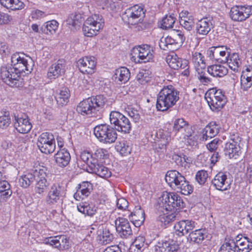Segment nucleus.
I'll use <instances>...</instances> for the list:
<instances>
[{"instance_id":"nucleus-1","label":"nucleus","mask_w":252,"mask_h":252,"mask_svg":"<svg viewBox=\"0 0 252 252\" xmlns=\"http://www.w3.org/2000/svg\"><path fill=\"white\" fill-rule=\"evenodd\" d=\"M106 101V98L103 95L89 97L79 103L76 110L83 116L96 117L98 116L97 112L99 111Z\"/></svg>"},{"instance_id":"nucleus-2","label":"nucleus","mask_w":252,"mask_h":252,"mask_svg":"<svg viewBox=\"0 0 252 252\" xmlns=\"http://www.w3.org/2000/svg\"><path fill=\"white\" fill-rule=\"evenodd\" d=\"M179 92L172 85L164 86L159 92L157 100V108L165 111L175 105L178 101Z\"/></svg>"},{"instance_id":"nucleus-3","label":"nucleus","mask_w":252,"mask_h":252,"mask_svg":"<svg viewBox=\"0 0 252 252\" xmlns=\"http://www.w3.org/2000/svg\"><path fill=\"white\" fill-rule=\"evenodd\" d=\"M165 179L168 185L174 190L184 195L192 193L193 189L185 177L175 170L167 172Z\"/></svg>"},{"instance_id":"nucleus-4","label":"nucleus","mask_w":252,"mask_h":252,"mask_svg":"<svg viewBox=\"0 0 252 252\" xmlns=\"http://www.w3.org/2000/svg\"><path fill=\"white\" fill-rule=\"evenodd\" d=\"M184 202L181 197L175 192H165L158 199V206L159 211H172L176 208H182Z\"/></svg>"},{"instance_id":"nucleus-5","label":"nucleus","mask_w":252,"mask_h":252,"mask_svg":"<svg viewBox=\"0 0 252 252\" xmlns=\"http://www.w3.org/2000/svg\"><path fill=\"white\" fill-rule=\"evenodd\" d=\"M11 63V68L20 75L22 72L26 74L31 73L33 66L31 57L19 53H16L12 55Z\"/></svg>"},{"instance_id":"nucleus-6","label":"nucleus","mask_w":252,"mask_h":252,"mask_svg":"<svg viewBox=\"0 0 252 252\" xmlns=\"http://www.w3.org/2000/svg\"><path fill=\"white\" fill-rule=\"evenodd\" d=\"M206 95V99L210 108L214 111L220 110L227 102L226 97L220 89L212 88Z\"/></svg>"},{"instance_id":"nucleus-7","label":"nucleus","mask_w":252,"mask_h":252,"mask_svg":"<svg viewBox=\"0 0 252 252\" xmlns=\"http://www.w3.org/2000/svg\"><path fill=\"white\" fill-rule=\"evenodd\" d=\"M0 76L5 83L11 87H22L24 85L23 78L11 66L1 67Z\"/></svg>"},{"instance_id":"nucleus-8","label":"nucleus","mask_w":252,"mask_h":252,"mask_svg":"<svg viewBox=\"0 0 252 252\" xmlns=\"http://www.w3.org/2000/svg\"><path fill=\"white\" fill-rule=\"evenodd\" d=\"M65 194L63 187L59 183L53 184L46 197V203L49 206L57 205L62 202Z\"/></svg>"},{"instance_id":"nucleus-9","label":"nucleus","mask_w":252,"mask_h":252,"mask_svg":"<svg viewBox=\"0 0 252 252\" xmlns=\"http://www.w3.org/2000/svg\"><path fill=\"white\" fill-rule=\"evenodd\" d=\"M37 145L43 153L49 154L53 153L56 148L54 135L48 132L42 133L38 138Z\"/></svg>"},{"instance_id":"nucleus-10","label":"nucleus","mask_w":252,"mask_h":252,"mask_svg":"<svg viewBox=\"0 0 252 252\" xmlns=\"http://www.w3.org/2000/svg\"><path fill=\"white\" fill-rule=\"evenodd\" d=\"M241 138L238 134L231 135L228 142L225 143L224 154L229 158L237 159L241 154L240 142Z\"/></svg>"},{"instance_id":"nucleus-11","label":"nucleus","mask_w":252,"mask_h":252,"mask_svg":"<svg viewBox=\"0 0 252 252\" xmlns=\"http://www.w3.org/2000/svg\"><path fill=\"white\" fill-rule=\"evenodd\" d=\"M131 125L128 119L118 111H111V128L128 133Z\"/></svg>"},{"instance_id":"nucleus-12","label":"nucleus","mask_w":252,"mask_h":252,"mask_svg":"<svg viewBox=\"0 0 252 252\" xmlns=\"http://www.w3.org/2000/svg\"><path fill=\"white\" fill-rule=\"evenodd\" d=\"M98 15L94 14L92 17H89L85 21L83 27V30L86 36L92 37L97 34V32L102 28L103 23L101 22V19L98 21Z\"/></svg>"},{"instance_id":"nucleus-13","label":"nucleus","mask_w":252,"mask_h":252,"mask_svg":"<svg viewBox=\"0 0 252 252\" xmlns=\"http://www.w3.org/2000/svg\"><path fill=\"white\" fill-rule=\"evenodd\" d=\"M132 58L135 62L146 63L154 57L153 51L148 45H143L133 48L132 50Z\"/></svg>"},{"instance_id":"nucleus-14","label":"nucleus","mask_w":252,"mask_h":252,"mask_svg":"<svg viewBox=\"0 0 252 252\" xmlns=\"http://www.w3.org/2000/svg\"><path fill=\"white\" fill-rule=\"evenodd\" d=\"M166 62L168 65L174 69H184L181 73L183 75L185 76L189 75L188 60L180 58L176 54L172 53L166 57Z\"/></svg>"},{"instance_id":"nucleus-15","label":"nucleus","mask_w":252,"mask_h":252,"mask_svg":"<svg viewBox=\"0 0 252 252\" xmlns=\"http://www.w3.org/2000/svg\"><path fill=\"white\" fill-rule=\"evenodd\" d=\"M230 52V48L225 46H212L207 51V55L211 60L225 63L227 56L229 55Z\"/></svg>"},{"instance_id":"nucleus-16","label":"nucleus","mask_w":252,"mask_h":252,"mask_svg":"<svg viewBox=\"0 0 252 252\" xmlns=\"http://www.w3.org/2000/svg\"><path fill=\"white\" fill-rule=\"evenodd\" d=\"M252 14V7L250 5H235L230 11V16L234 21L242 22L248 19Z\"/></svg>"},{"instance_id":"nucleus-17","label":"nucleus","mask_w":252,"mask_h":252,"mask_svg":"<svg viewBox=\"0 0 252 252\" xmlns=\"http://www.w3.org/2000/svg\"><path fill=\"white\" fill-rule=\"evenodd\" d=\"M228 176V173L219 172L212 180V185L216 189L220 191H225L229 189L230 188L231 183Z\"/></svg>"},{"instance_id":"nucleus-18","label":"nucleus","mask_w":252,"mask_h":252,"mask_svg":"<svg viewBox=\"0 0 252 252\" xmlns=\"http://www.w3.org/2000/svg\"><path fill=\"white\" fill-rule=\"evenodd\" d=\"M44 241L45 244H49L60 251L67 250L71 247L69 240L65 235L50 237L46 238Z\"/></svg>"},{"instance_id":"nucleus-19","label":"nucleus","mask_w":252,"mask_h":252,"mask_svg":"<svg viewBox=\"0 0 252 252\" xmlns=\"http://www.w3.org/2000/svg\"><path fill=\"white\" fill-rule=\"evenodd\" d=\"M96 62L94 57H84L77 62L80 71L84 74H92L95 69Z\"/></svg>"},{"instance_id":"nucleus-20","label":"nucleus","mask_w":252,"mask_h":252,"mask_svg":"<svg viewBox=\"0 0 252 252\" xmlns=\"http://www.w3.org/2000/svg\"><path fill=\"white\" fill-rule=\"evenodd\" d=\"M115 229L122 238H127L132 234L130 223L124 218H119L115 221Z\"/></svg>"},{"instance_id":"nucleus-21","label":"nucleus","mask_w":252,"mask_h":252,"mask_svg":"<svg viewBox=\"0 0 252 252\" xmlns=\"http://www.w3.org/2000/svg\"><path fill=\"white\" fill-rule=\"evenodd\" d=\"M195 226V221L189 220H184L176 223L174 227L176 235L182 236L190 233Z\"/></svg>"},{"instance_id":"nucleus-22","label":"nucleus","mask_w":252,"mask_h":252,"mask_svg":"<svg viewBox=\"0 0 252 252\" xmlns=\"http://www.w3.org/2000/svg\"><path fill=\"white\" fill-rule=\"evenodd\" d=\"M46 176L47 175L43 169L35 170L36 178L35 181L36 183L35 186V191L36 193L41 194L46 190L49 186L46 179Z\"/></svg>"},{"instance_id":"nucleus-23","label":"nucleus","mask_w":252,"mask_h":252,"mask_svg":"<svg viewBox=\"0 0 252 252\" xmlns=\"http://www.w3.org/2000/svg\"><path fill=\"white\" fill-rule=\"evenodd\" d=\"M65 70V61L59 60L49 68L47 73L48 78L50 79H55L63 74Z\"/></svg>"},{"instance_id":"nucleus-24","label":"nucleus","mask_w":252,"mask_h":252,"mask_svg":"<svg viewBox=\"0 0 252 252\" xmlns=\"http://www.w3.org/2000/svg\"><path fill=\"white\" fill-rule=\"evenodd\" d=\"M145 11L142 6L135 5L126 9L122 17L133 18L143 21L145 16Z\"/></svg>"},{"instance_id":"nucleus-25","label":"nucleus","mask_w":252,"mask_h":252,"mask_svg":"<svg viewBox=\"0 0 252 252\" xmlns=\"http://www.w3.org/2000/svg\"><path fill=\"white\" fill-rule=\"evenodd\" d=\"M94 132L100 142L104 143H109L110 139L109 126L106 124L97 126L94 128Z\"/></svg>"},{"instance_id":"nucleus-26","label":"nucleus","mask_w":252,"mask_h":252,"mask_svg":"<svg viewBox=\"0 0 252 252\" xmlns=\"http://www.w3.org/2000/svg\"><path fill=\"white\" fill-rule=\"evenodd\" d=\"M14 126L17 131L21 133H27L32 127L28 118H24L16 116H14Z\"/></svg>"},{"instance_id":"nucleus-27","label":"nucleus","mask_w":252,"mask_h":252,"mask_svg":"<svg viewBox=\"0 0 252 252\" xmlns=\"http://www.w3.org/2000/svg\"><path fill=\"white\" fill-rule=\"evenodd\" d=\"M213 27L211 20L207 17H204L198 20L196 23L195 29L197 33L201 35H206L210 32Z\"/></svg>"},{"instance_id":"nucleus-28","label":"nucleus","mask_w":252,"mask_h":252,"mask_svg":"<svg viewBox=\"0 0 252 252\" xmlns=\"http://www.w3.org/2000/svg\"><path fill=\"white\" fill-rule=\"evenodd\" d=\"M129 70L125 67H122L115 70L112 76V79L118 84H125L130 78Z\"/></svg>"},{"instance_id":"nucleus-29","label":"nucleus","mask_w":252,"mask_h":252,"mask_svg":"<svg viewBox=\"0 0 252 252\" xmlns=\"http://www.w3.org/2000/svg\"><path fill=\"white\" fill-rule=\"evenodd\" d=\"M55 161L57 165L61 167L67 166L70 160V155L67 150L65 149H60L54 155Z\"/></svg>"},{"instance_id":"nucleus-30","label":"nucleus","mask_w":252,"mask_h":252,"mask_svg":"<svg viewBox=\"0 0 252 252\" xmlns=\"http://www.w3.org/2000/svg\"><path fill=\"white\" fill-rule=\"evenodd\" d=\"M226 63L229 67L235 72H238L241 71L242 61L238 53L229 54L226 58Z\"/></svg>"},{"instance_id":"nucleus-31","label":"nucleus","mask_w":252,"mask_h":252,"mask_svg":"<svg viewBox=\"0 0 252 252\" xmlns=\"http://www.w3.org/2000/svg\"><path fill=\"white\" fill-rule=\"evenodd\" d=\"M76 192L74 194L76 200L83 199L89 196L92 190V185L89 182H83L80 184Z\"/></svg>"},{"instance_id":"nucleus-32","label":"nucleus","mask_w":252,"mask_h":252,"mask_svg":"<svg viewBox=\"0 0 252 252\" xmlns=\"http://www.w3.org/2000/svg\"><path fill=\"white\" fill-rule=\"evenodd\" d=\"M178 249V245L169 241L158 242L155 246V252H176Z\"/></svg>"},{"instance_id":"nucleus-33","label":"nucleus","mask_w":252,"mask_h":252,"mask_svg":"<svg viewBox=\"0 0 252 252\" xmlns=\"http://www.w3.org/2000/svg\"><path fill=\"white\" fill-rule=\"evenodd\" d=\"M208 73L214 77H222L227 74V68L220 64H215L208 66Z\"/></svg>"},{"instance_id":"nucleus-34","label":"nucleus","mask_w":252,"mask_h":252,"mask_svg":"<svg viewBox=\"0 0 252 252\" xmlns=\"http://www.w3.org/2000/svg\"><path fill=\"white\" fill-rule=\"evenodd\" d=\"M220 126L216 122L210 123L203 129V139L207 140L208 137L212 138L215 136L219 131Z\"/></svg>"},{"instance_id":"nucleus-35","label":"nucleus","mask_w":252,"mask_h":252,"mask_svg":"<svg viewBox=\"0 0 252 252\" xmlns=\"http://www.w3.org/2000/svg\"><path fill=\"white\" fill-rule=\"evenodd\" d=\"M114 148L121 155L126 156L131 152V144L126 141L117 142L114 145Z\"/></svg>"},{"instance_id":"nucleus-36","label":"nucleus","mask_w":252,"mask_h":252,"mask_svg":"<svg viewBox=\"0 0 252 252\" xmlns=\"http://www.w3.org/2000/svg\"><path fill=\"white\" fill-rule=\"evenodd\" d=\"M77 210L85 215L93 216L96 212V207L93 204L82 202L77 205Z\"/></svg>"},{"instance_id":"nucleus-37","label":"nucleus","mask_w":252,"mask_h":252,"mask_svg":"<svg viewBox=\"0 0 252 252\" xmlns=\"http://www.w3.org/2000/svg\"><path fill=\"white\" fill-rule=\"evenodd\" d=\"M35 170L33 173L27 172L24 173L19 178V183L21 187L27 188L35 181Z\"/></svg>"},{"instance_id":"nucleus-38","label":"nucleus","mask_w":252,"mask_h":252,"mask_svg":"<svg viewBox=\"0 0 252 252\" xmlns=\"http://www.w3.org/2000/svg\"><path fill=\"white\" fill-rule=\"evenodd\" d=\"M70 95L69 89L65 87L62 88L55 97L58 105L60 106L66 105L69 101Z\"/></svg>"},{"instance_id":"nucleus-39","label":"nucleus","mask_w":252,"mask_h":252,"mask_svg":"<svg viewBox=\"0 0 252 252\" xmlns=\"http://www.w3.org/2000/svg\"><path fill=\"white\" fill-rule=\"evenodd\" d=\"M129 217L132 218L131 220L132 221H135V224L140 225L145 220V213L140 206H136L134 211L130 213Z\"/></svg>"},{"instance_id":"nucleus-40","label":"nucleus","mask_w":252,"mask_h":252,"mask_svg":"<svg viewBox=\"0 0 252 252\" xmlns=\"http://www.w3.org/2000/svg\"><path fill=\"white\" fill-rule=\"evenodd\" d=\"M158 211L159 215L157 218V220L160 222L161 226H165L171 221L174 220L176 216L174 213L169 214V211H166L165 210H163V212L159 211V210Z\"/></svg>"},{"instance_id":"nucleus-41","label":"nucleus","mask_w":252,"mask_h":252,"mask_svg":"<svg viewBox=\"0 0 252 252\" xmlns=\"http://www.w3.org/2000/svg\"><path fill=\"white\" fill-rule=\"evenodd\" d=\"M191 61L196 71L202 69H205V63L204 56L199 52H194L192 55Z\"/></svg>"},{"instance_id":"nucleus-42","label":"nucleus","mask_w":252,"mask_h":252,"mask_svg":"<svg viewBox=\"0 0 252 252\" xmlns=\"http://www.w3.org/2000/svg\"><path fill=\"white\" fill-rule=\"evenodd\" d=\"M59 23L55 20L48 21L46 22L40 28L41 32L49 34H53L57 30L58 28Z\"/></svg>"},{"instance_id":"nucleus-43","label":"nucleus","mask_w":252,"mask_h":252,"mask_svg":"<svg viewBox=\"0 0 252 252\" xmlns=\"http://www.w3.org/2000/svg\"><path fill=\"white\" fill-rule=\"evenodd\" d=\"M0 2L4 7L12 10L22 9L25 6L24 3L19 0H0Z\"/></svg>"},{"instance_id":"nucleus-44","label":"nucleus","mask_w":252,"mask_h":252,"mask_svg":"<svg viewBox=\"0 0 252 252\" xmlns=\"http://www.w3.org/2000/svg\"><path fill=\"white\" fill-rule=\"evenodd\" d=\"M189 237L191 241L200 244L207 237V232L205 229H196L191 231L189 233Z\"/></svg>"},{"instance_id":"nucleus-45","label":"nucleus","mask_w":252,"mask_h":252,"mask_svg":"<svg viewBox=\"0 0 252 252\" xmlns=\"http://www.w3.org/2000/svg\"><path fill=\"white\" fill-rule=\"evenodd\" d=\"M159 46L163 50H171L172 46H175V48L178 47H177L176 42L172 35L166 37H162L159 42Z\"/></svg>"},{"instance_id":"nucleus-46","label":"nucleus","mask_w":252,"mask_h":252,"mask_svg":"<svg viewBox=\"0 0 252 252\" xmlns=\"http://www.w3.org/2000/svg\"><path fill=\"white\" fill-rule=\"evenodd\" d=\"M236 247L238 252H250L252 249V242L250 241L247 237H244L242 240L237 243Z\"/></svg>"},{"instance_id":"nucleus-47","label":"nucleus","mask_w":252,"mask_h":252,"mask_svg":"<svg viewBox=\"0 0 252 252\" xmlns=\"http://www.w3.org/2000/svg\"><path fill=\"white\" fill-rule=\"evenodd\" d=\"M237 250L234 240L228 238L225 239L219 252H236Z\"/></svg>"},{"instance_id":"nucleus-48","label":"nucleus","mask_w":252,"mask_h":252,"mask_svg":"<svg viewBox=\"0 0 252 252\" xmlns=\"http://www.w3.org/2000/svg\"><path fill=\"white\" fill-rule=\"evenodd\" d=\"M151 78V72L146 69H141L136 76L137 81L141 84L148 82Z\"/></svg>"},{"instance_id":"nucleus-49","label":"nucleus","mask_w":252,"mask_h":252,"mask_svg":"<svg viewBox=\"0 0 252 252\" xmlns=\"http://www.w3.org/2000/svg\"><path fill=\"white\" fill-rule=\"evenodd\" d=\"M113 201L115 202L117 207L119 210H125L128 207V201L123 197H120V195L115 194L113 197Z\"/></svg>"},{"instance_id":"nucleus-50","label":"nucleus","mask_w":252,"mask_h":252,"mask_svg":"<svg viewBox=\"0 0 252 252\" xmlns=\"http://www.w3.org/2000/svg\"><path fill=\"white\" fill-rule=\"evenodd\" d=\"M252 85V77L243 74L241 77V90L247 91Z\"/></svg>"},{"instance_id":"nucleus-51","label":"nucleus","mask_w":252,"mask_h":252,"mask_svg":"<svg viewBox=\"0 0 252 252\" xmlns=\"http://www.w3.org/2000/svg\"><path fill=\"white\" fill-rule=\"evenodd\" d=\"M189 125L188 123L182 118L177 119L174 122L173 130L175 132H183Z\"/></svg>"},{"instance_id":"nucleus-52","label":"nucleus","mask_w":252,"mask_h":252,"mask_svg":"<svg viewBox=\"0 0 252 252\" xmlns=\"http://www.w3.org/2000/svg\"><path fill=\"white\" fill-rule=\"evenodd\" d=\"M175 18L171 15H166L162 20L161 28L163 29H170L173 27Z\"/></svg>"},{"instance_id":"nucleus-53","label":"nucleus","mask_w":252,"mask_h":252,"mask_svg":"<svg viewBox=\"0 0 252 252\" xmlns=\"http://www.w3.org/2000/svg\"><path fill=\"white\" fill-rule=\"evenodd\" d=\"M81 15L79 13H72L67 20V23L73 26L79 25L82 22Z\"/></svg>"},{"instance_id":"nucleus-54","label":"nucleus","mask_w":252,"mask_h":252,"mask_svg":"<svg viewBox=\"0 0 252 252\" xmlns=\"http://www.w3.org/2000/svg\"><path fill=\"white\" fill-rule=\"evenodd\" d=\"M205 69H200L197 70V78L199 81L204 85H208L211 83L212 80L210 77L207 76L205 72Z\"/></svg>"},{"instance_id":"nucleus-55","label":"nucleus","mask_w":252,"mask_h":252,"mask_svg":"<svg viewBox=\"0 0 252 252\" xmlns=\"http://www.w3.org/2000/svg\"><path fill=\"white\" fill-rule=\"evenodd\" d=\"M145 239L143 236H139L136 238L133 242V246L137 249L136 252H142L146 247V244L145 243Z\"/></svg>"},{"instance_id":"nucleus-56","label":"nucleus","mask_w":252,"mask_h":252,"mask_svg":"<svg viewBox=\"0 0 252 252\" xmlns=\"http://www.w3.org/2000/svg\"><path fill=\"white\" fill-rule=\"evenodd\" d=\"M122 19L124 22L129 25H137L138 30L143 29L145 28V25L143 23V21L137 20V19L122 17Z\"/></svg>"},{"instance_id":"nucleus-57","label":"nucleus","mask_w":252,"mask_h":252,"mask_svg":"<svg viewBox=\"0 0 252 252\" xmlns=\"http://www.w3.org/2000/svg\"><path fill=\"white\" fill-rule=\"evenodd\" d=\"M80 158L88 165L90 169L91 168V164H94L95 162L96 161V159L93 158L91 153L86 151H84L81 153Z\"/></svg>"},{"instance_id":"nucleus-58","label":"nucleus","mask_w":252,"mask_h":252,"mask_svg":"<svg viewBox=\"0 0 252 252\" xmlns=\"http://www.w3.org/2000/svg\"><path fill=\"white\" fill-rule=\"evenodd\" d=\"M180 25L188 31H190L194 25L193 16L187 17V19L179 21Z\"/></svg>"},{"instance_id":"nucleus-59","label":"nucleus","mask_w":252,"mask_h":252,"mask_svg":"<svg viewBox=\"0 0 252 252\" xmlns=\"http://www.w3.org/2000/svg\"><path fill=\"white\" fill-rule=\"evenodd\" d=\"M172 35L176 42L177 47L181 46L185 41V36L183 32L180 30L174 31L173 33H172Z\"/></svg>"},{"instance_id":"nucleus-60","label":"nucleus","mask_w":252,"mask_h":252,"mask_svg":"<svg viewBox=\"0 0 252 252\" xmlns=\"http://www.w3.org/2000/svg\"><path fill=\"white\" fill-rule=\"evenodd\" d=\"M11 123V119L8 112H5L3 115L0 116V127L6 128Z\"/></svg>"},{"instance_id":"nucleus-61","label":"nucleus","mask_w":252,"mask_h":252,"mask_svg":"<svg viewBox=\"0 0 252 252\" xmlns=\"http://www.w3.org/2000/svg\"><path fill=\"white\" fill-rule=\"evenodd\" d=\"M106 167L103 166L102 164H99L97 163V161L95 162L94 164H91V168L90 169L91 170V172L96 174L99 176L100 175H103L102 172L104 170Z\"/></svg>"},{"instance_id":"nucleus-62","label":"nucleus","mask_w":252,"mask_h":252,"mask_svg":"<svg viewBox=\"0 0 252 252\" xmlns=\"http://www.w3.org/2000/svg\"><path fill=\"white\" fill-rule=\"evenodd\" d=\"M208 178L207 172L205 170L198 171L195 176L196 181L200 185L204 184Z\"/></svg>"},{"instance_id":"nucleus-63","label":"nucleus","mask_w":252,"mask_h":252,"mask_svg":"<svg viewBox=\"0 0 252 252\" xmlns=\"http://www.w3.org/2000/svg\"><path fill=\"white\" fill-rule=\"evenodd\" d=\"M31 15L32 19L38 20L45 17L46 14L44 12L38 9H36L32 11Z\"/></svg>"},{"instance_id":"nucleus-64","label":"nucleus","mask_w":252,"mask_h":252,"mask_svg":"<svg viewBox=\"0 0 252 252\" xmlns=\"http://www.w3.org/2000/svg\"><path fill=\"white\" fill-rule=\"evenodd\" d=\"M12 20L11 16L0 11V25L8 23Z\"/></svg>"}]
</instances>
